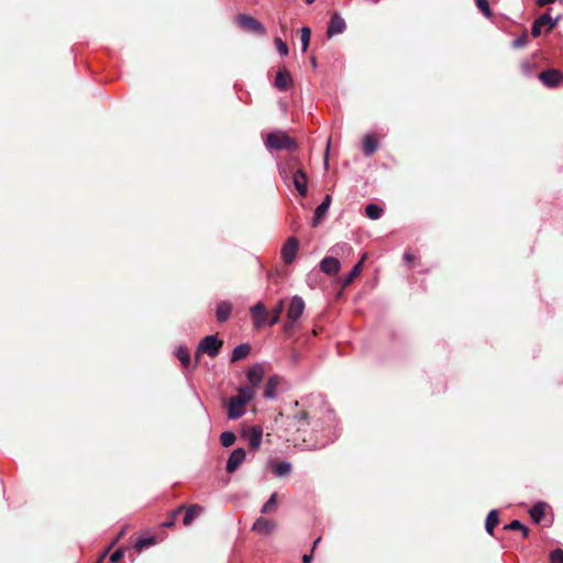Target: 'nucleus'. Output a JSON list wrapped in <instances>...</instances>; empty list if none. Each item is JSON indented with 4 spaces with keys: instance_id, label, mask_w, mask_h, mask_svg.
Returning <instances> with one entry per match:
<instances>
[{
    "instance_id": "4be33fe9",
    "label": "nucleus",
    "mask_w": 563,
    "mask_h": 563,
    "mask_svg": "<svg viewBox=\"0 0 563 563\" xmlns=\"http://www.w3.org/2000/svg\"><path fill=\"white\" fill-rule=\"evenodd\" d=\"M203 511V508L200 505H191L186 509L185 517L183 519V523L185 526H189L195 518L200 516Z\"/></svg>"
},
{
    "instance_id": "dca6fc26",
    "label": "nucleus",
    "mask_w": 563,
    "mask_h": 563,
    "mask_svg": "<svg viewBox=\"0 0 563 563\" xmlns=\"http://www.w3.org/2000/svg\"><path fill=\"white\" fill-rule=\"evenodd\" d=\"M340 268L341 264L335 257L328 256L320 262V269L327 275H335Z\"/></svg>"
},
{
    "instance_id": "bb28decb",
    "label": "nucleus",
    "mask_w": 563,
    "mask_h": 563,
    "mask_svg": "<svg viewBox=\"0 0 563 563\" xmlns=\"http://www.w3.org/2000/svg\"><path fill=\"white\" fill-rule=\"evenodd\" d=\"M284 308H285V302L282 299L272 310V316L268 320V324L271 327L275 325L279 322Z\"/></svg>"
},
{
    "instance_id": "49530a36",
    "label": "nucleus",
    "mask_w": 563,
    "mask_h": 563,
    "mask_svg": "<svg viewBox=\"0 0 563 563\" xmlns=\"http://www.w3.org/2000/svg\"><path fill=\"white\" fill-rule=\"evenodd\" d=\"M404 260H405L407 263H410V262H412L413 256H412L410 253L406 252V253L404 254Z\"/></svg>"
},
{
    "instance_id": "4c0bfd02",
    "label": "nucleus",
    "mask_w": 563,
    "mask_h": 563,
    "mask_svg": "<svg viewBox=\"0 0 563 563\" xmlns=\"http://www.w3.org/2000/svg\"><path fill=\"white\" fill-rule=\"evenodd\" d=\"M551 563H563V550L556 549L550 554Z\"/></svg>"
},
{
    "instance_id": "393cba45",
    "label": "nucleus",
    "mask_w": 563,
    "mask_h": 563,
    "mask_svg": "<svg viewBox=\"0 0 563 563\" xmlns=\"http://www.w3.org/2000/svg\"><path fill=\"white\" fill-rule=\"evenodd\" d=\"M499 518L497 510H490L487 515L485 529L489 534H493L495 527L498 525Z\"/></svg>"
},
{
    "instance_id": "412c9836",
    "label": "nucleus",
    "mask_w": 563,
    "mask_h": 563,
    "mask_svg": "<svg viewBox=\"0 0 563 563\" xmlns=\"http://www.w3.org/2000/svg\"><path fill=\"white\" fill-rule=\"evenodd\" d=\"M232 311V305L229 301H221L217 306L216 314L220 322H224L229 319Z\"/></svg>"
},
{
    "instance_id": "1a4fd4ad",
    "label": "nucleus",
    "mask_w": 563,
    "mask_h": 563,
    "mask_svg": "<svg viewBox=\"0 0 563 563\" xmlns=\"http://www.w3.org/2000/svg\"><path fill=\"white\" fill-rule=\"evenodd\" d=\"M539 79L541 82L549 87L553 88L563 82V74L556 69L545 70L539 74Z\"/></svg>"
},
{
    "instance_id": "f257e3e1",
    "label": "nucleus",
    "mask_w": 563,
    "mask_h": 563,
    "mask_svg": "<svg viewBox=\"0 0 563 563\" xmlns=\"http://www.w3.org/2000/svg\"><path fill=\"white\" fill-rule=\"evenodd\" d=\"M255 390L250 386H241L238 395L230 398L228 404V418L235 420L245 412V406L254 398Z\"/></svg>"
},
{
    "instance_id": "aec40b11",
    "label": "nucleus",
    "mask_w": 563,
    "mask_h": 563,
    "mask_svg": "<svg viewBox=\"0 0 563 563\" xmlns=\"http://www.w3.org/2000/svg\"><path fill=\"white\" fill-rule=\"evenodd\" d=\"M331 200V196L327 195L323 201L316 208L313 225H317V223L324 217L330 208Z\"/></svg>"
},
{
    "instance_id": "37998d69",
    "label": "nucleus",
    "mask_w": 563,
    "mask_h": 563,
    "mask_svg": "<svg viewBox=\"0 0 563 563\" xmlns=\"http://www.w3.org/2000/svg\"><path fill=\"white\" fill-rule=\"evenodd\" d=\"M554 1H555V0H537V4H538L539 7H543V5H545V4H551V3H553Z\"/></svg>"
},
{
    "instance_id": "2f4dec72",
    "label": "nucleus",
    "mask_w": 563,
    "mask_h": 563,
    "mask_svg": "<svg viewBox=\"0 0 563 563\" xmlns=\"http://www.w3.org/2000/svg\"><path fill=\"white\" fill-rule=\"evenodd\" d=\"M290 471H291V464L288 462H280V463L276 464L275 470H274L275 474L279 477L289 474Z\"/></svg>"
},
{
    "instance_id": "de8ad7c7",
    "label": "nucleus",
    "mask_w": 563,
    "mask_h": 563,
    "mask_svg": "<svg viewBox=\"0 0 563 563\" xmlns=\"http://www.w3.org/2000/svg\"><path fill=\"white\" fill-rule=\"evenodd\" d=\"M173 525L174 522L172 520L163 523L164 527H172Z\"/></svg>"
},
{
    "instance_id": "8fccbe9b",
    "label": "nucleus",
    "mask_w": 563,
    "mask_h": 563,
    "mask_svg": "<svg viewBox=\"0 0 563 563\" xmlns=\"http://www.w3.org/2000/svg\"><path fill=\"white\" fill-rule=\"evenodd\" d=\"M324 166H325V168H328V166H329V165H328V154H325V158H324Z\"/></svg>"
},
{
    "instance_id": "c9c22d12",
    "label": "nucleus",
    "mask_w": 563,
    "mask_h": 563,
    "mask_svg": "<svg viewBox=\"0 0 563 563\" xmlns=\"http://www.w3.org/2000/svg\"><path fill=\"white\" fill-rule=\"evenodd\" d=\"M307 419L308 413L306 411H301L294 416V426L297 428L298 431L301 430V427L305 424Z\"/></svg>"
},
{
    "instance_id": "6e6552de",
    "label": "nucleus",
    "mask_w": 563,
    "mask_h": 563,
    "mask_svg": "<svg viewBox=\"0 0 563 563\" xmlns=\"http://www.w3.org/2000/svg\"><path fill=\"white\" fill-rule=\"evenodd\" d=\"M250 312L252 314L253 324L256 329H260L264 324L268 323V313L262 302H257L256 305L252 306L250 308Z\"/></svg>"
},
{
    "instance_id": "a878e982",
    "label": "nucleus",
    "mask_w": 563,
    "mask_h": 563,
    "mask_svg": "<svg viewBox=\"0 0 563 563\" xmlns=\"http://www.w3.org/2000/svg\"><path fill=\"white\" fill-rule=\"evenodd\" d=\"M545 511V504L544 503H538L530 509V516L532 520L537 523H539L543 517Z\"/></svg>"
},
{
    "instance_id": "a211bd4d",
    "label": "nucleus",
    "mask_w": 563,
    "mask_h": 563,
    "mask_svg": "<svg viewBox=\"0 0 563 563\" xmlns=\"http://www.w3.org/2000/svg\"><path fill=\"white\" fill-rule=\"evenodd\" d=\"M292 84V78H291V75L290 73L287 70V69H280L278 70V73L276 74V77H275V87L278 89V90H287Z\"/></svg>"
},
{
    "instance_id": "cd10ccee",
    "label": "nucleus",
    "mask_w": 563,
    "mask_h": 563,
    "mask_svg": "<svg viewBox=\"0 0 563 563\" xmlns=\"http://www.w3.org/2000/svg\"><path fill=\"white\" fill-rule=\"evenodd\" d=\"M365 213L369 219L376 220L382 217L383 210L379 206L375 203H369L365 208Z\"/></svg>"
},
{
    "instance_id": "20e7f679",
    "label": "nucleus",
    "mask_w": 563,
    "mask_h": 563,
    "mask_svg": "<svg viewBox=\"0 0 563 563\" xmlns=\"http://www.w3.org/2000/svg\"><path fill=\"white\" fill-rule=\"evenodd\" d=\"M221 346H222V341L219 340L217 338V335H207L199 343L196 356L198 357L199 353L203 352V353H207L211 357H216L219 354Z\"/></svg>"
},
{
    "instance_id": "9d476101",
    "label": "nucleus",
    "mask_w": 563,
    "mask_h": 563,
    "mask_svg": "<svg viewBox=\"0 0 563 563\" xmlns=\"http://www.w3.org/2000/svg\"><path fill=\"white\" fill-rule=\"evenodd\" d=\"M246 453L244 449L238 448L230 454L227 462V471L229 473H233L239 468V466L244 462Z\"/></svg>"
},
{
    "instance_id": "ddd939ff",
    "label": "nucleus",
    "mask_w": 563,
    "mask_h": 563,
    "mask_svg": "<svg viewBox=\"0 0 563 563\" xmlns=\"http://www.w3.org/2000/svg\"><path fill=\"white\" fill-rule=\"evenodd\" d=\"M292 184L300 196L305 197L308 191V177L302 169H297L292 175Z\"/></svg>"
},
{
    "instance_id": "423d86ee",
    "label": "nucleus",
    "mask_w": 563,
    "mask_h": 563,
    "mask_svg": "<svg viewBox=\"0 0 563 563\" xmlns=\"http://www.w3.org/2000/svg\"><path fill=\"white\" fill-rule=\"evenodd\" d=\"M559 19H553L549 13H544L541 16H539L532 24L531 34L533 37H538L541 32L542 27L548 26V31H551L554 29L558 24Z\"/></svg>"
},
{
    "instance_id": "2eb2a0df",
    "label": "nucleus",
    "mask_w": 563,
    "mask_h": 563,
    "mask_svg": "<svg viewBox=\"0 0 563 563\" xmlns=\"http://www.w3.org/2000/svg\"><path fill=\"white\" fill-rule=\"evenodd\" d=\"M276 526L273 521L265 519V518H258L255 520V522L252 526V530L258 534L268 536L275 530Z\"/></svg>"
},
{
    "instance_id": "72a5a7b5",
    "label": "nucleus",
    "mask_w": 563,
    "mask_h": 563,
    "mask_svg": "<svg viewBox=\"0 0 563 563\" xmlns=\"http://www.w3.org/2000/svg\"><path fill=\"white\" fill-rule=\"evenodd\" d=\"M478 10L486 16H492V10L487 0H475Z\"/></svg>"
},
{
    "instance_id": "79ce46f5",
    "label": "nucleus",
    "mask_w": 563,
    "mask_h": 563,
    "mask_svg": "<svg viewBox=\"0 0 563 563\" xmlns=\"http://www.w3.org/2000/svg\"><path fill=\"white\" fill-rule=\"evenodd\" d=\"M339 250L341 251H344V250H347V251H351V246L349 244H338L334 246L333 251L338 254L339 253Z\"/></svg>"
},
{
    "instance_id": "864d4df0",
    "label": "nucleus",
    "mask_w": 563,
    "mask_h": 563,
    "mask_svg": "<svg viewBox=\"0 0 563 563\" xmlns=\"http://www.w3.org/2000/svg\"><path fill=\"white\" fill-rule=\"evenodd\" d=\"M307 4L313 3L316 0H305Z\"/></svg>"
},
{
    "instance_id": "58836bf2",
    "label": "nucleus",
    "mask_w": 563,
    "mask_h": 563,
    "mask_svg": "<svg viewBox=\"0 0 563 563\" xmlns=\"http://www.w3.org/2000/svg\"><path fill=\"white\" fill-rule=\"evenodd\" d=\"M528 43V36L527 34H522L520 35L519 37H517L514 42H512V46L515 48H521L523 46H526Z\"/></svg>"
},
{
    "instance_id": "6ab92c4d",
    "label": "nucleus",
    "mask_w": 563,
    "mask_h": 563,
    "mask_svg": "<svg viewBox=\"0 0 563 563\" xmlns=\"http://www.w3.org/2000/svg\"><path fill=\"white\" fill-rule=\"evenodd\" d=\"M367 257V254H363L360 262L356 263L353 268L351 269V272L342 279V285L344 287L349 286L350 284L353 283V280L362 273V269H363V263L364 261L366 260Z\"/></svg>"
},
{
    "instance_id": "e433bc0d",
    "label": "nucleus",
    "mask_w": 563,
    "mask_h": 563,
    "mask_svg": "<svg viewBox=\"0 0 563 563\" xmlns=\"http://www.w3.org/2000/svg\"><path fill=\"white\" fill-rule=\"evenodd\" d=\"M275 45H276L277 52L282 56H286L288 54V46L286 45L285 42H283V40L280 37L275 38Z\"/></svg>"
},
{
    "instance_id": "4468645a",
    "label": "nucleus",
    "mask_w": 563,
    "mask_h": 563,
    "mask_svg": "<svg viewBox=\"0 0 563 563\" xmlns=\"http://www.w3.org/2000/svg\"><path fill=\"white\" fill-rule=\"evenodd\" d=\"M346 27L344 19L339 15L338 13H334L330 20L327 34L329 37H332L336 34H341L344 32Z\"/></svg>"
},
{
    "instance_id": "a18cd8bd",
    "label": "nucleus",
    "mask_w": 563,
    "mask_h": 563,
    "mask_svg": "<svg viewBox=\"0 0 563 563\" xmlns=\"http://www.w3.org/2000/svg\"><path fill=\"white\" fill-rule=\"evenodd\" d=\"M312 561V554H305L302 556V563H311Z\"/></svg>"
},
{
    "instance_id": "c03bdc74",
    "label": "nucleus",
    "mask_w": 563,
    "mask_h": 563,
    "mask_svg": "<svg viewBox=\"0 0 563 563\" xmlns=\"http://www.w3.org/2000/svg\"><path fill=\"white\" fill-rule=\"evenodd\" d=\"M522 71L529 74L530 73V64L529 63H522L521 64Z\"/></svg>"
},
{
    "instance_id": "a19ab883",
    "label": "nucleus",
    "mask_w": 563,
    "mask_h": 563,
    "mask_svg": "<svg viewBox=\"0 0 563 563\" xmlns=\"http://www.w3.org/2000/svg\"><path fill=\"white\" fill-rule=\"evenodd\" d=\"M122 556H123V551L119 549L111 554L110 561H111V563H117L122 559Z\"/></svg>"
},
{
    "instance_id": "39448f33",
    "label": "nucleus",
    "mask_w": 563,
    "mask_h": 563,
    "mask_svg": "<svg viewBox=\"0 0 563 563\" xmlns=\"http://www.w3.org/2000/svg\"><path fill=\"white\" fill-rule=\"evenodd\" d=\"M236 23L245 30H249L251 32L264 35L266 33V30L264 25L257 21L256 19L252 18L247 14H240L236 16Z\"/></svg>"
},
{
    "instance_id": "f8f14e48",
    "label": "nucleus",
    "mask_w": 563,
    "mask_h": 563,
    "mask_svg": "<svg viewBox=\"0 0 563 563\" xmlns=\"http://www.w3.org/2000/svg\"><path fill=\"white\" fill-rule=\"evenodd\" d=\"M263 377H264V367L260 363L252 365L246 372V378H247L249 383L251 384L250 387H252V388L258 386L262 383Z\"/></svg>"
},
{
    "instance_id": "b1692460",
    "label": "nucleus",
    "mask_w": 563,
    "mask_h": 563,
    "mask_svg": "<svg viewBox=\"0 0 563 563\" xmlns=\"http://www.w3.org/2000/svg\"><path fill=\"white\" fill-rule=\"evenodd\" d=\"M250 350V345L244 343L235 346L232 351L231 362H238L245 358L249 355Z\"/></svg>"
},
{
    "instance_id": "f704fd0d",
    "label": "nucleus",
    "mask_w": 563,
    "mask_h": 563,
    "mask_svg": "<svg viewBox=\"0 0 563 563\" xmlns=\"http://www.w3.org/2000/svg\"><path fill=\"white\" fill-rule=\"evenodd\" d=\"M276 500H277V494L274 493V494L271 495L268 500L263 505L261 511L263 514L271 512L275 508V506H276Z\"/></svg>"
},
{
    "instance_id": "ea45409f",
    "label": "nucleus",
    "mask_w": 563,
    "mask_h": 563,
    "mask_svg": "<svg viewBox=\"0 0 563 563\" xmlns=\"http://www.w3.org/2000/svg\"><path fill=\"white\" fill-rule=\"evenodd\" d=\"M153 543V539L152 538H148V539H141L139 540L136 543H135V547L141 550L143 549L144 547H147L150 544Z\"/></svg>"
},
{
    "instance_id": "603ef678",
    "label": "nucleus",
    "mask_w": 563,
    "mask_h": 563,
    "mask_svg": "<svg viewBox=\"0 0 563 563\" xmlns=\"http://www.w3.org/2000/svg\"><path fill=\"white\" fill-rule=\"evenodd\" d=\"M183 509H184V507L181 506V507H179L177 510H175V512H174V514H178V512H180Z\"/></svg>"
},
{
    "instance_id": "7c9ffc66",
    "label": "nucleus",
    "mask_w": 563,
    "mask_h": 563,
    "mask_svg": "<svg viewBox=\"0 0 563 563\" xmlns=\"http://www.w3.org/2000/svg\"><path fill=\"white\" fill-rule=\"evenodd\" d=\"M235 440H236V437L231 431H225V432L221 433V435H220V442L224 448H229V446L233 445Z\"/></svg>"
},
{
    "instance_id": "c85d7f7f",
    "label": "nucleus",
    "mask_w": 563,
    "mask_h": 563,
    "mask_svg": "<svg viewBox=\"0 0 563 563\" xmlns=\"http://www.w3.org/2000/svg\"><path fill=\"white\" fill-rule=\"evenodd\" d=\"M176 356L180 361L184 367H187L190 363L189 351L185 346H178L176 350Z\"/></svg>"
},
{
    "instance_id": "3c124183",
    "label": "nucleus",
    "mask_w": 563,
    "mask_h": 563,
    "mask_svg": "<svg viewBox=\"0 0 563 563\" xmlns=\"http://www.w3.org/2000/svg\"><path fill=\"white\" fill-rule=\"evenodd\" d=\"M311 64H312L313 67H317V62H316L314 58H311Z\"/></svg>"
},
{
    "instance_id": "7ed1b4c3",
    "label": "nucleus",
    "mask_w": 563,
    "mask_h": 563,
    "mask_svg": "<svg viewBox=\"0 0 563 563\" xmlns=\"http://www.w3.org/2000/svg\"><path fill=\"white\" fill-rule=\"evenodd\" d=\"M305 310V301L300 296H294L290 300L289 307L287 309V320L284 324V330L289 332L295 323L302 316Z\"/></svg>"
},
{
    "instance_id": "c756f323",
    "label": "nucleus",
    "mask_w": 563,
    "mask_h": 563,
    "mask_svg": "<svg viewBox=\"0 0 563 563\" xmlns=\"http://www.w3.org/2000/svg\"><path fill=\"white\" fill-rule=\"evenodd\" d=\"M310 35H311V32H310V29L308 26L301 27V30H300V42H301V51L302 52H306L308 49L309 42H310Z\"/></svg>"
},
{
    "instance_id": "473e14b6",
    "label": "nucleus",
    "mask_w": 563,
    "mask_h": 563,
    "mask_svg": "<svg viewBox=\"0 0 563 563\" xmlns=\"http://www.w3.org/2000/svg\"><path fill=\"white\" fill-rule=\"evenodd\" d=\"M507 530H520L522 531L523 537H528V529L520 521L512 520L510 523L505 526Z\"/></svg>"
},
{
    "instance_id": "09e8293b",
    "label": "nucleus",
    "mask_w": 563,
    "mask_h": 563,
    "mask_svg": "<svg viewBox=\"0 0 563 563\" xmlns=\"http://www.w3.org/2000/svg\"><path fill=\"white\" fill-rule=\"evenodd\" d=\"M320 540H321V538H318V539L313 542L312 549H314V548L318 545V543L320 542Z\"/></svg>"
},
{
    "instance_id": "9b49d317",
    "label": "nucleus",
    "mask_w": 563,
    "mask_h": 563,
    "mask_svg": "<svg viewBox=\"0 0 563 563\" xmlns=\"http://www.w3.org/2000/svg\"><path fill=\"white\" fill-rule=\"evenodd\" d=\"M243 435L246 438L250 446L253 450H257L262 443L263 429L260 426H253L250 430L245 431Z\"/></svg>"
},
{
    "instance_id": "5701e85b",
    "label": "nucleus",
    "mask_w": 563,
    "mask_h": 563,
    "mask_svg": "<svg viewBox=\"0 0 563 563\" xmlns=\"http://www.w3.org/2000/svg\"><path fill=\"white\" fill-rule=\"evenodd\" d=\"M377 141L372 135L367 134L364 136L362 150L366 156L373 155L377 151Z\"/></svg>"
},
{
    "instance_id": "0eeeda50",
    "label": "nucleus",
    "mask_w": 563,
    "mask_h": 563,
    "mask_svg": "<svg viewBox=\"0 0 563 563\" xmlns=\"http://www.w3.org/2000/svg\"><path fill=\"white\" fill-rule=\"evenodd\" d=\"M299 242L296 238L290 236L286 240L282 247V258L285 264H290L297 256Z\"/></svg>"
},
{
    "instance_id": "f3484780",
    "label": "nucleus",
    "mask_w": 563,
    "mask_h": 563,
    "mask_svg": "<svg viewBox=\"0 0 563 563\" xmlns=\"http://www.w3.org/2000/svg\"><path fill=\"white\" fill-rule=\"evenodd\" d=\"M282 377L278 375H273L267 379L265 390H264V397L266 399H274L276 398L278 387L282 383Z\"/></svg>"
},
{
    "instance_id": "f03ea898",
    "label": "nucleus",
    "mask_w": 563,
    "mask_h": 563,
    "mask_svg": "<svg viewBox=\"0 0 563 563\" xmlns=\"http://www.w3.org/2000/svg\"><path fill=\"white\" fill-rule=\"evenodd\" d=\"M265 145L269 150H292L297 144L295 140L288 136L285 132L276 131L267 135Z\"/></svg>"
}]
</instances>
